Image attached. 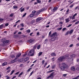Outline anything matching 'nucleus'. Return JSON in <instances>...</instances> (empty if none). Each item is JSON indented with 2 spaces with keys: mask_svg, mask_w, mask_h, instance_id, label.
<instances>
[{
  "mask_svg": "<svg viewBox=\"0 0 79 79\" xmlns=\"http://www.w3.org/2000/svg\"><path fill=\"white\" fill-rule=\"evenodd\" d=\"M5 77H7L6 79H10V77H8V75H7V76H6Z\"/></svg>",
  "mask_w": 79,
  "mask_h": 79,
  "instance_id": "37",
  "label": "nucleus"
},
{
  "mask_svg": "<svg viewBox=\"0 0 79 79\" xmlns=\"http://www.w3.org/2000/svg\"><path fill=\"white\" fill-rule=\"evenodd\" d=\"M7 64V62H5L4 63H3V64H2V66H6Z\"/></svg>",
  "mask_w": 79,
  "mask_h": 79,
  "instance_id": "15",
  "label": "nucleus"
},
{
  "mask_svg": "<svg viewBox=\"0 0 79 79\" xmlns=\"http://www.w3.org/2000/svg\"><path fill=\"white\" fill-rule=\"evenodd\" d=\"M65 21L66 23H69V22L70 21L69 18L66 19H65Z\"/></svg>",
  "mask_w": 79,
  "mask_h": 79,
  "instance_id": "18",
  "label": "nucleus"
},
{
  "mask_svg": "<svg viewBox=\"0 0 79 79\" xmlns=\"http://www.w3.org/2000/svg\"><path fill=\"white\" fill-rule=\"evenodd\" d=\"M32 13L33 14H34V15H35V13H36V11L35 10H33L32 11Z\"/></svg>",
  "mask_w": 79,
  "mask_h": 79,
  "instance_id": "32",
  "label": "nucleus"
},
{
  "mask_svg": "<svg viewBox=\"0 0 79 79\" xmlns=\"http://www.w3.org/2000/svg\"><path fill=\"white\" fill-rule=\"evenodd\" d=\"M42 52H40L39 53L38 56H40V55H42Z\"/></svg>",
  "mask_w": 79,
  "mask_h": 79,
  "instance_id": "30",
  "label": "nucleus"
},
{
  "mask_svg": "<svg viewBox=\"0 0 79 79\" xmlns=\"http://www.w3.org/2000/svg\"><path fill=\"white\" fill-rule=\"evenodd\" d=\"M36 1L37 3H41V1L40 0H36Z\"/></svg>",
  "mask_w": 79,
  "mask_h": 79,
  "instance_id": "24",
  "label": "nucleus"
},
{
  "mask_svg": "<svg viewBox=\"0 0 79 79\" xmlns=\"http://www.w3.org/2000/svg\"><path fill=\"white\" fill-rule=\"evenodd\" d=\"M77 71H79V67H77Z\"/></svg>",
  "mask_w": 79,
  "mask_h": 79,
  "instance_id": "63",
  "label": "nucleus"
},
{
  "mask_svg": "<svg viewBox=\"0 0 79 79\" xmlns=\"http://www.w3.org/2000/svg\"><path fill=\"white\" fill-rule=\"evenodd\" d=\"M34 15H35V14H31L30 15L29 17L30 18H32L33 17H34Z\"/></svg>",
  "mask_w": 79,
  "mask_h": 79,
  "instance_id": "19",
  "label": "nucleus"
},
{
  "mask_svg": "<svg viewBox=\"0 0 79 79\" xmlns=\"http://www.w3.org/2000/svg\"><path fill=\"white\" fill-rule=\"evenodd\" d=\"M18 58H16L15 60V62H16L18 61Z\"/></svg>",
  "mask_w": 79,
  "mask_h": 79,
  "instance_id": "45",
  "label": "nucleus"
},
{
  "mask_svg": "<svg viewBox=\"0 0 79 79\" xmlns=\"http://www.w3.org/2000/svg\"><path fill=\"white\" fill-rule=\"evenodd\" d=\"M51 55L52 56H56V54L55 53L53 52V53H51Z\"/></svg>",
  "mask_w": 79,
  "mask_h": 79,
  "instance_id": "16",
  "label": "nucleus"
},
{
  "mask_svg": "<svg viewBox=\"0 0 79 79\" xmlns=\"http://www.w3.org/2000/svg\"><path fill=\"white\" fill-rule=\"evenodd\" d=\"M79 7L78 6H77L75 8V10H77V8Z\"/></svg>",
  "mask_w": 79,
  "mask_h": 79,
  "instance_id": "46",
  "label": "nucleus"
},
{
  "mask_svg": "<svg viewBox=\"0 0 79 79\" xmlns=\"http://www.w3.org/2000/svg\"><path fill=\"white\" fill-rule=\"evenodd\" d=\"M72 19H75V17H74V16H73V17H72Z\"/></svg>",
  "mask_w": 79,
  "mask_h": 79,
  "instance_id": "54",
  "label": "nucleus"
},
{
  "mask_svg": "<svg viewBox=\"0 0 79 79\" xmlns=\"http://www.w3.org/2000/svg\"><path fill=\"white\" fill-rule=\"evenodd\" d=\"M73 46V44H71L69 45V47H72Z\"/></svg>",
  "mask_w": 79,
  "mask_h": 79,
  "instance_id": "56",
  "label": "nucleus"
},
{
  "mask_svg": "<svg viewBox=\"0 0 79 79\" xmlns=\"http://www.w3.org/2000/svg\"><path fill=\"white\" fill-rule=\"evenodd\" d=\"M8 25H9V24H8V23H6L5 24V26L6 27L8 26Z\"/></svg>",
  "mask_w": 79,
  "mask_h": 79,
  "instance_id": "48",
  "label": "nucleus"
},
{
  "mask_svg": "<svg viewBox=\"0 0 79 79\" xmlns=\"http://www.w3.org/2000/svg\"><path fill=\"white\" fill-rule=\"evenodd\" d=\"M76 46H77V47H79V44H76Z\"/></svg>",
  "mask_w": 79,
  "mask_h": 79,
  "instance_id": "64",
  "label": "nucleus"
},
{
  "mask_svg": "<svg viewBox=\"0 0 79 79\" xmlns=\"http://www.w3.org/2000/svg\"><path fill=\"white\" fill-rule=\"evenodd\" d=\"M23 8V6L19 9V10H20V12H23V11H24V8Z\"/></svg>",
  "mask_w": 79,
  "mask_h": 79,
  "instance_id": "12",
  "label": "nucleus"
},
{
  "mask_svg": "<svg viewBox=\"0 0 79 79\" xmlns=\"http://www.w3.org/2000/svg\"><path fill=\"white\" fill-rule=\"evenodd\" d=\"M62 29V27H60V28H57V30H59V31H60V30H61Z\"/></svg>",
  "mask_w": 79,
  "mask_h": 79,
  "instance_id": "44",
  "label": "nucleus"
},
{
  "mask_svg": "<svg viewBox=\"0 0 79 79\" xmlns=\"http://www.w3.org/2000/svg\"><path fill=\"white\" fill-rule=\"evenodd\" d=\"M71 69L72 70V71H75V70H76V69L75 68V67L74 66L72 67Z\"/></svg>",
  "mask_w": 79,
  "mask_h": 79,
  "instance_id": "13",
  "label": "nucleus"
},
{
  "mask_svg": "<svg viewBox=\"0 0 79 79\" xmlns=\"http://www.w3.org/2000/svg\"><path fill=\"white\" fill-rule=\"evenodd\" d=\"M13 15H14V14H11L10 15V16H13Z\"/></svg>",
  "mask_w": 79,
  "mask_h": 79,
  "instance_id": "59",
  "label": "nucleus"
},
{
  "mask_svg": "<svg viewBox=\"0 0 79 79\" xmlns=\"http://www.w3.org/2000/svg\"><path fill=\"white\" fill-rule=\"evenodd\" d=\"M29 60V58L26 57L24 59V61H27V60Z\"/></svg>",
  "mask_w": 79,
  "mask_h": 79,
  "instance_id": "23",
  "label": "nucleus"
},
{
  "mask_svg": "<svg viewBox=\"0 0 79 79\" xmlns=\"http://www.w3.org/2000/svg\"><path fill=\"white\" fill-rule=\"evenodd\" d=\"M19 72H18L17 73H15V74H16V75L18 74H19Z\"/></svg>",
  "mask_w": 79,
  "mask_h": 79,
  "instance_id": "47",
  "label": "nucleus"
},
{
  "mask_svg": "<svg viewBox=\"0 0 79 79\" xmlns=\"http://www.w3.org/2000/svg\"><path fill=\"white\" fill-rule=\"evenodd\" d=\"M17 32H18V31H15V32H14V34H16Z\"/></svg>",
  "mask_w": 79,
  "mask_h": 79,
  "instance_id": "61",
  "label": "nucleus"
},
{
  "mask_svg": "<svg viewBox=\"0 0 79 79\" xmlns=\"http://www.w3.org/2000/svg\"><path fill=\"white\" fill-rule=\"evenodd\" d=\"M76 21H77V19H75L73 20L72 22L73 23H75V22H76Z\"/></svg>",
  "mask_w": 79,
  "mask_h": 79,
  "instance_id": "29",
  "label": "nucleus"
},
{
  "mask_svg": "<svg viewBox=\"0 0 79 79\" xmlns=\"http://www.w3.org/2000/svg\"><path fill=\"white\" fill-rule=\"evenodd\" d=\"M52 71H54V70H50L49 71H48L47 72V73H52Z\"/></svg>",
  "mask_w": 79,
  "mask_h": 79,
  "instance_id": "28",
  "label": "nucleus"
},
{
  "mask_svg": "<svg viewBox=\"0 0 79 79\" xmlns=\"http://www.w3.org/2000/svg\"><path fill=\"white\" fill-rule=\"evenodd\" d=\"M58 7H57L56 6L55 7H54L53 8V9L52 10V11H55L58 9Z\"/></svg>",
  "mask_w": 79,
  "mask_h": 79,
  "instance_id": "10",
  "label": "nucleus"
},
{
  "mask_svg": "<svg viewBox=\"0 0 79 79\" xmlns=\"http://www.w3.org/2000/svg\"><path fill=\"white\" fill-rule=\"evenodd\" d=\"M33 73H34V71H32L30 73V76H32V74H33Z\"/></svg>",
  "mask_w": 79,
  "mask_h": 79,
  "instance_id": "40",
  "label": "nucleus"
},
{
  "mask_svg": "<svg viewBox=\"0 0 79 79\" xmlns=\"http://www.w3.org/2000/svg\"><path fill=\"white\" fill-rule=\"evenodd\" d=\"M9 43V40H6L3 41L2 44H1V46H2L3 47H5L6 44H8Z\"/></svg>",
  "mask_w": 79,
  "mask_h": 79,
  "instance_id": "4",
  "label": "nucleus"
},
{
  "mask_svg": "<svg viewBox=\"0 0 79 79\" xmlns=\"http://www.w3.org/2000/svg\"><path fill=\"white\" fill-rule=\"evenodd\" d=\"M62 66L61 67H60V69L61 70H64L65 69L66 67H67V65L64 63H62Z\"/></svg>",
  "mask_w": 79,
  "mask_h": 79,
  "instance_id": "2",
  "label": "nucleus"
},
{
  "mask_svg": "<svg viewBox=\"0 0 79 79\" xmlns=\"http://www.w3.org/2000/svg\"><path fill=\"white\" fill-rule=\"evenodd\" d=\"M31 68H30L29 69H28V70H27V72H29V71H31Z\"/></svg>",
  "mask_w": 79,
  "mask_h": 79,
  "instance_id": "55",
  "label": "nucleus"
},
{
  "mask_svg": "<svg viewBox=\"0 0 79 79\" xmlns=\"http://www.w3.org/2000/svg\"><path fill=\"white\" fill-rule=\"evenodd\" d=\"M35 54V50L34 49H31L28 53V55L30 56H33Z\"/></svg>",
  "mask_w": 79,
  "mask_h": 79,
  "instance_id": "3",
  "label": "nucleus"
},
{
  "mask_svg": "<svg viewBox=\"0 0 79 79\" xmlns=\"http://www.w3.org/2000/svg\"><path fill=\"white\" fill-rule=\"evenodd\" d=\"M72 26V24H69V25L67 27H70V26Z\"/></svg>",
  "mask_w": 79,
  "mask_h": 79,
  "instance_id": "39",
  "label": "nucleus"
},
{
  "mask_svg": "<svg viewBox=\"0 0 79 79\" xmlns=\"http://www.w3.org/2000/svg\"><path fill=\"white\" fill-rule=\"evenodd\" d=\"M74 5H73V4L72 5L70 6V8H73V6Z\"/></svg>",
  "mask_w": 79,
  "mask_h": 79,
  "instance_id": "62",
  "label": "nucleus"
},
{
  "mask_svg": "<svg viewBox=\"0 0 79 79\" xmlns=\"http://www.w3.org/2000/svg\"><path fill=\"white\" fill-rule=\"evenodd\" d=\"M21 55V54L19 53L16 55V58H19V57Z\"/></svg>",
  "mask_w": 79,
  "mask_h": 79,
  "instance_id": "11",
  "label": "nucleus"
},
{
  "mask_svg": "<svg viewBox=\"0 0 79 79\" xmlns=\"http://www.w3.org/2000/svg\"><path fill=\"white\" fill-rule=\"evenodd\" d=\"M3 21V19L0 18V22H2Z\"/></svg>",
  "mask_w": 79,
  "mask_h": 79,
  "instance_id": "42",
  "label": "nucleus"
},
{
  "mask_svg": "<svg viewBox=\"0 0 79 79\" xmlns=\"http://www.w3.org/2000/svg\"><path fill=\"white\" fill-rule=\"evenodd\" d=\"M74 31V30L73 29H72L71 31H69V34H72L73 32V31Z\"/></svg>",
  "mask_w": 79,
  "mask_h": 79,
  "instance_id": "21",
  "label": "nucleus"
},
{
  "mask_svg": "<svg viewBox=\"0 0 79 79\" xmlns=\"http://www.w3.org/2000/svg\"><path fill=\"white\" fill-rule=\"evenodd\" d=\"M66 29V28H64L62 29V31H65Z\"/></svg>",
  "mask_w": 79,
  "mask_h": 79,
  "instance_id": "51",
  "label": "nucleus"
},
{
  "mask_svg": "<svg viewBox=\"0 0 79 79\" xmlns=\"http://www.w3.org/2000/svg\"><path fill=\"white\" fill-rule=\"evenodd\" d=\"M44 9H40V10H39V12H40V13L41 12H42V11H44Z\"/></svg>",
  "mask_w": 79,
  "mask_h": 79,
  "instance_id": "20",
  "label": "nucleus"
},
{
  "mask_svg": "<svg viewBox=\"0 0 79 79\" xmlns=\"http://www.w3.org/2000/svg\"><path fill=\"white\" fill-rule=\"evenodd\" d=\"M54 68H55V65H53L52 66V69H53Z\"/></svg>",
  "mask_w": 79,
  "mask_h": 79,
  "instance_id": "43",
  "label": "nucleus"
},
{
  "mask_svg": "<svg viewBox=\"0 0 79 79\" xmlns=\"http://www.w3.org/2000/svg\"><path fill=\"white\" fill-rule=\"evenodd\" d=\"M69 33V31H67L65 33V35H68Z\"/></svg>",
  "mask_w": 79,
  "mask_h": 79,
  "instance_id": "57",
  "label": "nucleus"
},
{
  "mask_svg": "<svg viewBox=\"0 0 79 79\" xmlns=\"http://www.w3.org/2000/svg\"><path fill=\"white\" fill-rule=\"evenodd\" d=\"M57 39H58V37H54L51 39V40L53 42V41H55V40H57Z\"/></svg>",
  "mask_w": 79,
  "mask_h": 79,
  "instance_id": "8",
  "label": "nucleus"
},
{
  "mask_svg": "<svg viewBox=\"0 0 79 79\" xmlns=\"http://www.w3.org/2000/svg\"><path fill=\"white\" fill-rule=\"evenodd\" d=\"M69 9H68V10L66 11V14H68V12H69Z\"/></svg>",
  "mask_w": 79,
  "mask_h": 79,
  "instance_id": "33",
  "label": "nucleus"
},
{
  "mask_svg": "<svg viewBox=\"0 0 79 79\" xmlns=\"http://www.w3.org/2000/svg\"><path fill=\"white\" fill-rule=\"evenodd\" d=\"M40 48V45H39L37 46V49H38V50H39Z\"/></svg>",
  "mask_w": 79,
  "mask_h": 79,
  "instance_id": "25",
  "label": "nucleus"
},
{
  "mask_svg": "<svg viewBox=\"0 0 79 79\" xmlns=\"http://www.w3.org/2000/svg\"><path fill=\"white\" fill-rule=\"evenodd\" d=\"M13 8H14L15 9H16V8H18V7L16 6H13Z\"/></svg>",
  "mask_w": 79,
  "mask_h": 79,
  "instance_id": "34",
  "label": "nucleus"
},
{
  "mask_svg": "<svg viewBox=\"0 0 79 79\" xmlns=\"http://www.w3.org/2000/svg\"><path fill=\"white\" fill-rule=\"evenodd\" d=\"M34 40H35L34 39H31L29 40V42L30 43H32L34 42Z\"/></svg>",
  "mask_w": 79,
  "mask_h": 79,
  "instance_id": "14",
  "label": "nucleus"
},
{
  "mask_svg": "<svg viewBox=\"0 0 79 79\" xmlns=\"http://www.w3.org/2000/svg\"><path fill=\"white\" fill-rule=\"evenodd\" d=\"M20 25L22 26V27H24V24L23 23H21L20 24Z\"/></svg>",
  "mask_w": 79,
  "mask_h": 79,
  "instance_id": "53",
  "label": "nucleus"
},
{
  "mask_svg": "<svg viewBox=\"0 0 79 79\" xmlns=\"http://www.w3.org/2000/svg\"><path fill=\"white\" fill-rule=\"evenodd\" d=\"M79 76H77L76 77L73 78L72 79H78V78H79Z\"/></svg>",
  "mask_w": 79,
  "mask_h": 79,
  "instance_id": "31",
  "label": "nucleus"
},
{
  "mask_svg": "<svg viewBox=\"0 0 79 79\" xmlns=\"http://www.w3.org/2000/svg\"><path fill=\"white\" fill-rule=\"evenodd\" d=\"M44 63H45V60H43L42 61V63L43 64H44Z\"/></svg>",
  "mask_w": 79,
  "mask_h": 79,
  "instance_id": "50",
  "label": "nucleus"
},
{
  "mask_svg": "<svg viewBox=\"0 0 79 79\" xmlns=\"http://www.w3.org/2000/svg\"><path fill=\"white\" fill-rule=\"evenodd\" d=\"M57 34L56 32H55L50 35V37H54Z\"/></svg>",
  "mask_w": 79,
  "mask_h": 79,
  "instance_id": "9",
  "label": "nucleus"
},
{
  "mask_svg": "<svg viewBox=\"0 0 79 79\" xmlns=\"http://www.w3.org/2000/svg\"><path fill=\"white\" fill-rule=\"evenodd\" d=\"M26 32H27L28 33H29L30 32H31V30L30 29H28L26 30Z\"/></svg>",
  "mask_w": 79,
  "mask_h": 79,
  "instance_id": "26",
  "label": "nucleus"
},
{
  "mask_svg": "<svg viewBox=\"0 0 79 79\" xmlns=\"http://www.w3.org/2000/svg\"><path fill=\"white\" fill-rule=\"evenodd\" d=\"M11 58H15V56L13 55H12L10 56Z\"/></svg>",
  "mask_w": 79,
  "mask_h": 79,
  "instance_id": "35",
  "label": "nucleus"
},
{
  "mask_svg": "<svg viewBox=\"0 0 79 79\" xmlns=\"http://www.w3.org/2000/svg\"><path fill=\"white\" fill-rule=\"evenodd\" d=\"M22 61H23V60H22L21 59H19V62H21Z\"/></svg>",
  "mask_w": 79,
  "mask_h": 79,
  "instance_id": "49",
  "label": "nucleus"
},
{
  "mask_svg": "<svg viewBox=\"0 0 79 79\" xmlns=\"http://www.w3.org/2000/svg\"><path fill=\"white\" fill-rule=\"evenodd\" d=\"M3 24L1 25L0 26V29H2V27H3Z\"/></svg>",
  "mask_w": 79,
  "mask_h": 79,
  "instance_id": "36",
  "label": "nucleus"
},
{
  "mask_svg": "<svg viewBox=\"0 0 79 79\" xmlns=\"http://www.w3.org/2000/svg\"><path fill=\"white\" fill-rule=\"evenodd\" d=\"M26 15H27V13H25L24 15H23L22 16V18H23V17H24V16H26Z\"/></svg>",
  "mask_w": 79,
  "mask_h": 79,
  "instance_id": "38",
  "label": "nucleus"
},
{
  "mask_svg": "<svg viewBox=\"0 0 79 79\" xmlns=\"http://www.w3.org/2000/svg\"><path fill=\"white\" fill-rule=\"evenodd\" d=\"M35 20L34 19L32 20L31 22V24H33V23H35Z\"/></svg>",
  "mask_w": 79,
  "mask_h": 79,
  "instance_id": "17",
  "label": "nucleus"
},
{
  "mask_svg": "<svg viewBox=\"0 0 79 79\" xmlns=\"http://www.w3.org/2000/svg\"><path fill=\"white\" fill-rule=\"evenodd\" d=\"M15 60H12L11 61V63H15Z\"/></svg>",
  "mask_w": 79,
  "mask_h": 79,
  "instance_id": "58",
  "label": "nucleus"
},
{
  "mask_svg": "<svg viewBox=\"0 0 79 79\" xmlns=\"http://www.w3.org/2000/svg\"><path fill=\"white\" fill-rule=\"evenodd\" d=\"M23 74V72H21L19 75V76H18V77H20V76H21L22 75V74Z\"/></svg>",
  "mask_w": 79,
  "mask_h": 79,
  "instance_id": "22",
  "label": "nucleus"
},
{
  "mask_svg": "<svg viewBox=\"0 0 79 79\" xmlns=\"http://www.w3.org/2000/svg\"><path fill=\"white\" fill-rule=\"evenodd\" d=\"M69 54H66L65 56L59 57L58 59V62H59V63H61V62L62 61H63V60H64L65 58H66V59L68 58H69Z\"/></svg>",
  "mask_w": 79,
  "mask_h": 79,
  "instance_id": "1",
  "label": "nucleus"
},
{
  "mask_svg": "<svg viewBox=\"0 0 79 79\" xmlns=\"http://www.w3.org/2000/svg\"><path fill=\"white\" fill-rule=\"evenodd\" d=\"M42 18L41 17H38V18H37L36 19V23H38V22L40 21L41 20H42Z\"/></svg>",
  "mask_w": 79,
  "mask_h": 79,
  "instance_id": "7",
  "label": "nucleus"
},
{
  "mask_svg": "<svg viewBox=\"0 0 79 79\" xmlns=\"http://www.w3.org/2000/svg\"><path fill=\"white\" fill-rule=\"evenodd\" d=\"M55 76V73L53 72L51 73L50 75L49 76L47 77V79H49L50 77L51 78V79H53V77Z\"/></svg>",
  "mask_w": 79,
  "mask_h": 79,
  "instance_id": "5",
  "label": "nucleus"
},
{
  "mask_svg": "<svg viewBox=\"0 0 79 79\" xmlns=\"http://www.w3.org/2000/svg\"><path fill=\"white\" fill-rule=\"evenodd\" d=\"M73 58L72 57L69 58L67 60V62H69V63H70V62H71L73 61Z\"/></svg>",
  "mask_w": 79,
  "mask_h": 79,
  "instance_id": "6",
  "label": "nucleus"
},
{
  "mask_svg": "<svg viewBox=\"0 0 79 79\" xmlns=\"http://www.w3.org/2000/svg\"><path fill=\"white\" fill-rule=\"evenodd\" d=\"M45 43H47L48 42V40L46 39V40L44 41Z\"/></svg>",
  "mask_w": 79,
  "mask_h": 79,
  "instance_id": "41",
  "label": "nucleus"
},
{
  "mask_svg": "<svg viewBox=\"0 0 79 79\" xmlns=\"http://www.w3.org/2000/svg\"><path fill=\"white\" fill-rule=\"evenodd\" d=\"M79 23V21H77V22H76L75 23V24H77Z\"/></svg>",
  "mask_w": 79,
  "mask_h": 79,
  "instance_id": "52",
  "label": "nucleus"
},
{
  "mask_svg": "<svg viewBox=\"0 0 79 79\" xmlns=\"http://www.w3.org/2000/svg\"><path fill=\"white\" fill-rule=\"evenodd\" d=\"M15 72V70H12V71L11 72V73L10 74V75H12Z\"/></svg>",
  "mask_w": 79,
  "mask_h": 79,
  "instance_id": "27",
  "label": "nucleus"
},
{
  "mask_svg": "<svg viewBox=\"0 0 79 79\" xmlns=\"http://www.w3.org/2000/svg\"><path fill=\"white\" fill-rule=\"evenodd\" d=\"M59 24H63V22H60L59 23Z\"/></svg>",
  "mask_w": 79,
  "mask_h": 79,
  "instance_id": "60",
  "label": "nucleus"
}]
</instances>
